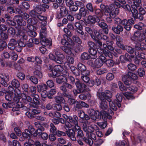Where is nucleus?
Masks as SVG:
<instances>
[{
  "label": "nucleus",
  "mask_w": 146,
  "mask_h": 146,
  "mask_svg": "<svg viewBox=\"0 0 146 146\" xmlns=\"http://www.w3.org/2000/svg\"><path fill=\"white\" fill-rule=\"evenodd\" d=\"M124 49L122 48L124 50H126L128 52L130 53H133L134 51L133 49L131 47L127 46H124Z\"/></svg>",
  "instance_id": "nucleus-55"
},
{
  "label": "nucleus",
  "mask_w": 146,
  "mask_h": 146,
  "mask_svg": "<svg viewBox=\"0 0 146 146\" xmlns=\"http://www.w3.org/2000/svg\"><path fill=\"white\" fill-rule=\"evenodd\" d=\"M21 17L19 15L15 16L14 18L15 19L18 24L20 26H24L26 25V23L21 19Z\"/></svg>",
  "instance_id": "nucleus-36"
},
{
  "label": "nucleus",
  "mask_w": 146,
  "mask_h": 146,
  "mask_svg": "<svg viewBox=\"0 0 146 146\" xmlns=\"http://www.w3.org/2000/svg\"><path fill=\"white\" fill-rule=\"evenodd\" d=\"M55 99L57 103L63 104H64L65 103V100L62 97L60 96H56L55 98Z\"/></svg>",
  "instance_id": "nucleus-44"
},
{
  "label": "nucleus",
  "mask_w": 146,
  "mask_h": 146,
  "mask_svg": "<svg viewBox=\"0 0 146 146\" xmlns=\"http://www.w3.org/2000/svg\"><path fill=\"white\" fill-rule=\"evenodd\" d=\"M16 41L14 39H11L8 45V48L10 50H13L15 49V45L17 44Z\"/></svg>",
  "instance_id": "nucleus-33"
},
{
  "label": "nucleus",
  "mask_w": 146,
  "mask_h": 146,
  "mask_svg": "<svg viewBox=\"0 0 146 146\" xmlns=\"http://www.w3.org/2000/svg\"><path fill=\"white\" fill-rule=\"evenodd\" d=\"M112 97V93L110 91L107 90L101 93V112L106 110L107 113L111 116L113 114V113L111 109L116 110L117 106L119 108L121 106L120 103L110 101V98Z\"/></svg>",
  "instance_id": "nucleus-1"
},
{
  "label": "nucleus",
  "mask_w": 146,
  "mask_h": 146,
  "mask_svg": "<svg viewBox=\"0 0 146 146\" xmlns=\"http://www.w3.org/2000/svg\"><path fill=\"white\" fill-rule=\"evenodd\" d=\"M34 74L38 78H41L42 77V73L39 70H36L34 72Z\"/></svg>",
  "instance_id": "nucleus-63"
},
{
  "label": "nucleus",
  "mask_w": 146,
  "mask_h": 146,
  "mask_svg": "<svg viewBox=\"0 0 146 146\" xmlns=\"http://www.w3.org/2000/svg\"><path fill=\"white\" fill-rule=\"evenodd\" d=\"M144 26V24L141 23H139L138 24H135L134 25V27L137 29L141 30L142 29Z\"/></svg>",
  "instance_id": "nucleus-62"
},
{
  "label": "nucleus",
  "mask_w": 146,
  "mask_h": 146,
  "mask_svg": "<svg viewBox=\"0 0 146 146\" xmlns=\"http://www.w3.org/2000/svg\"><path fill=\"white\" fill-rule=\"evenodd\" d=\"M96 22V19L94 16L89 15L88 16L86 21L88 23H95Z\"/></svg>",
  "instance_id": "nucleus-43"
},
{
  "label": "nucleus",
  "mask_w": 146,
  "mask_h": 146,
  "mask_svg": "<svg viewBox=\"0 0 146 146\" xmlns=\"http://www.w3.org/2000/svg\"><path fill=\"white\" fill-rule=\"evenodd\" d=\"M127 77L130 80H134L137 78L136 74L131 72H129L127 73Z\"/></svg>",
  "instance_id": "nucleus-40"
},
{
  "label": "nucleus",
  "mask_w": 146,
  "mask_h": 146,
  "mask_svg": "<svg viewBox=\"0 0 146 146\" xmlns=\"http://www.w3.org/2000/svg\"><path fill=\"white\" fill-rule=\"evenodd\" d=\"M94 35H91V36L92 38L95 40L96 42L99 44L100 43V32H97V31H94Z\"/></svg>",
  "instance_id": "nucleus-24"
},
{
  "label": "nucleus",
  "mask_w": 146,
  "mask_h": 146,
  "mask_svg": "<svg viewBox=\"0 0 146 146\" xmlns=\"http://www.w3.org/2000/svg\"><path fill=\"white\" fill-rule=\"evenodd\" d=\"M55 77H57L56 78V81L58 84H61L63 83L64 84L67 82V78L65 76H63L60 74L58 76H54V78Z\"/></svg>",
  "instance_id": "nucleus-22"
},
{
  "label": "nucleus",
  "mask_w": 146,
  "mask_h": 146,
  "mask_svg": "<svg viewBox=\"0 0 146 146\" xmlns=\"http://www.w3.org/2000/svg\"><path fill=\"white\" fill-rule=\"evenodd\" d=\"M83 128L84 131L89 136L88 138L84 137L83 138V140L87 144L91 146L93 144L92 139L95 140L96 139L95 134L93 133L94 129L92 125H90V126H87L86 123L83 124Z\"/></svg>",
  "instance_id": "nucleus-5"
},
{
  "label": "nucleus",
  "mask_w": 146,
  "mask_h": 146,
  "mask_svg": "<svg viewBox=\"0 0 146 146\" xmlns=\"http://www.w3.org/2000/svg\"><path fill=\"white\" fill-rule=\"evenodd\" d=\"M9 75L7 74L2 73H0V78L1 79L0 83L5 87H7V84L6 82L9 81Z\"/></svg>",
  "instance_id": "nucleus-14"
},
{
  "label": "nucleus",
  "mask_w": 146,
  "mask_h": 146,
  "mask_svg": "<svg viewBox=\"0 0 146 146\" xmlns=\"http://www.w3.org/2000/svg\"><path fill=\"white\" fill-rule=\"evenodd\" d=\"M89 52L91 55L90 56L91 59H94L96 58L97 51L95 48H90L89 49Z\"/></svg>",
  "instance_id": "nucleus-32"
},
{
  "label": "nucleus",
  "mask_w": 146,
  "mask_h": 146,
  "mask_svg": "<svg viewBox=\"0 0 146 146\" xmlns=\"http://www.w3.org/2000/svg\"><path fill=\"white\" fill-rule=\"evenodd\" d=\"M78 116L82 120H86V121L83 123V124L84 123H86L87 126H89L87 120L90 119V117L88 115L85 114L83 111L80 110L78 111Z\"/></svg>",
  "instance_id": "nucleus-16"
},
{
  "label": "nucleus",
  "mask_w": 146,
  "mask_h": 146,
  "mask_svg": "<svg viewBox=\"0 0 146 146\" xmlns=\"http://www.w3.org/2000/svg\"><path fill=\"white\" fill-rule=\"evenodd\" d=\"M78 70L81 71V74L85 73L86 75H89L90 74V71L86 70V66L83 64L81 63H79L78 65Z\"/></svg>",
  "instance_id": "nucleus-19"
},
{
  "label": "nucleus",
  "mask_w": 146,
  "mask_h": 146,
  "mask_svg": "<svg viewBox=\"0 0 146 146\" xmlns=\"http://www.w3.org/2000/svg\"><path fill=\"white\" fill-rule=\"evenodd\" d=\"M56 55V62L59 64H62L63 63V60L65 58L64 55L60 52H55Z\"/></svg>",
  "instance_id": "nucleus-21"
},
{
  "label": "nucleus",
  "mask_w": 146,
  "mask_h": 146,
  "mask_svg": "<svg viewBox=\"0 0 146 146\" xmlns=\"http://www.w3.org/2000/svg\"><path fill=\"white\" fill-rule=\"evenodd\" d=\"M60 89L61 90L64 92L63 93V96L67 98H68L70 96V95L66 93L67 90L65 85L61 86L60 87Z\"/></svg>",
  "instance_id": "nucleus-46"
},
{
  "label": "nucleus",
  "mask_w": 146,
  "mask_h": 146,
  "mask_svg": "<svg viewBox=\"0 0 146 146\" xmlns=\"http://www.w3.org/2000/svg\"><path fill=\"white\" fill-rule=\"evenodd\" d=\"M146 39V37L145 35L144 34V31H143V34H141L139 37L138 38L136 41H138L139 42L142 41H145Z\"/></svg>",
  "instance_id": "nucleus-56"
},
{
  "label": "nucleus",
  "mask_w": 146,
  "mask_h": 146,
  "mask_svg": "<svg viewBox=\"0 0 146 146\" xmlns=\"http://www.w3.org/2000/svg\"><path fill=\"white\" fill-rule=\"evenodd\" d=\"M20 98H21V100L25 104H27L28 102H31L32 101V98L29 96H27L24 93H21L20 94Z\"/></svg>",
  "instance_id": "nucleus-20"
},
{
  "label": "nucleus",
  "mask_w": 146,
  "mask_h": 146,
  "mask_svg": "<svg viewBox=\"0 0 146 146\" xmlns=\"http://www.w3.org/2000/svg\"><path fill=\"white\" fill-rule=\"evenodd\" d=\"M106 110L104 111L101 112V115H102V118L104 120V122L101 123V129H104L107 125V123L105 120H106L107 118L108 119H110L111 118V115L107 113Z\"/></svg>",
  "instance_id": "nucleus-11"
},
{
  "label": "nucleus",
  "mask_w": 146,
  "mask_h": 146,
  "mask_svg": "<svg viewBox=\"0 0 146 146\" xmlns=\"http://www.w3.org/2000/svg\"><path fill=\"white\" fill-rule=\"evenodd\" d=\"M40 43L42 46L48 47H49L52 44L51 39H47L44 37L41 39Z\"/></svg>",
  "instance_id": "nucleus-18"
},
{
  "label": "nucleus",
  "mask_w": 146,
  "mask_h": 146,
  "mask_svg": "<svg viewBox=\"0 0 146 146\" xmlns=\"http://www.w3.org/2000/svg\"><path fill=\"white\" fill-rule=\"evenodd\" d=\"M116 45L121 48L124 49V45L122 44L123 39L120 36L118 35L116 36Z\"/></svg>",
  "instance_id": "nucleus-28"
},
{
  "label": "nucleus",
  "mask_w": 146,
  "mask_h": 146,
  "mask_svg": "<svg viewBox=\"0 0 146 146\" xmlns=\"http://www.w3.org/2000/svg\"><path fill=\"white\" fill-rule=\"evenodd\" d=\"M68 13L67 10L65 7H62L60 9V13L57 16V17L60 19L61 17L66 16Z\"/></svg>",
  "instance_id": "nucleus-26"
},
{
  "label": "nucleus",
  "mask_w": 146,
  "mask_h": 146,
  "mask_svg": "<svg viewBox=\"0 0 146 146\" xmlns=\"http://www.w3.org/2000/svg\"><path fill=\"white\" fill-rule=\"evenodd\" d=\"M101 61L103 62H106V65L109 67L112 66L114 65V62L113 60L110 59L106 60L105 57L101 55Z\"/></svg>",
  "instance_id": "nucleus-31"
},
{
  "label": "nucleus",
  "mask_w": 146,
  "mask_h": 146,
  "mask_svg": "<svg viewBox=\"0 0 146 146\" xmlns=\"http://www.w3.org/2000/svg\"><path fill=\"white\" fill-rule=\"evenodd\" d=\"M35 19H36L35 17V18H30L28 19L27 21V25H34L36 24L37 21Z\"/></svg>",
  "instance_id": "nucleus-49"
},
{
  "label": "nucleus",
  "mask_w": 146,
  "mask_h": 146,
  "mask_svg": "<svg viewBox=\"0 0 146 146\" xmlns=\"http://www.w3.org/2000/svg\"><path fill=\"white\" fill-rule=\"evenodd\" d=\"M26 31L24 29L18 31V34L20 39L18 41V44L20 47H25L27 44L28 36L26 35Z\"/></svg>",
  "instance_id": "nucleus-7"
},
{
  "label": "nucleus",
  "mask_w": 146,
  "mask_h": 146,
  "mask_svg": "<svg viewBox=\"0 0 146 146\" xmlns=\"http://www.w3.org/2000/svg\"><path fill=\"white\" fill-rule=\"evenodd\" d=\"M137 73L140 77H142L145 74L144 68H139L137 70Z\"/></svg>",
  "instance_id": "nucleus-52"
},
{
  "label": "nucleus",
  "mask_w": 146,
  "mask_h": 146,
  "mask_svg": "<svg viewBox=\"0 0 146 146\" xmlns=\"http://www.w3.org/2000/svg\"><path fill=\"white\" fill-rule=\"evenodd\" d=\"M74 58L70 56H68L67 57V61L66 62L65 64V65H68V67L70 66V64H72L74 62Z\"/></svg>",
  "instance_id": "nucleus-38"
},
{
  "label": "nucleus",
  "mask_w": 146,
  "mask_h": 146,
  "mask_svg": "<svg viewBox=\"0 0 146 146\" xmlns=\"http://www.w3.org/2000/svg\"><path fill=\"white\" fill-rule=\"evenodd\" d=\"M89 58H91L90 55L86 52L83 53L81 56V59L82 60H86L88 59Z\"/></svg>",
  "instance_id": "nucleus-48"
},
{
  "label": "nucleus",
  "mask_w": 146,
  "mask_h": 146,
  "mask_svg": "<svg viewBox=\"0 0 146 146\" xmlns=\"http://www.w3.org/2000/svg\"><path fill=\"white\" fill-rule=\"evenodd\" d=\"M108 26L107 24L103 22H101V34L103 33H104L106 34H107L108 33V30L107 28Z\"/></svg>",
  "instance_id": "nucleus-35"
},
{
  "label": "nucleus",
  "mask_w": 146,
  "mask_h": 146,
  "mask_svg": "<svg viewBox=\"0 0 146 146\" xmlns=\"http://www.w3.org/2000/svg\"><path fill=\"white\" fill-rule=\"evenodd\" d=\"M65 128L66 129V133L68 136L70 138V139L73 141H76V138L75 137V133L74 131L72 129L70 128H67L66 127V126H65Z\"/></svg>",
  "instance_id": "nucleus-15"
},
{
  "label": "nucleus",
  "mask_w": 146,
  "mask_h": 146,
  "mask_svg": "<svg viewBox=\"0 0 146 146\" xmlns=\"http://www.w3.org/2000/svg\"><path fill=\"white\" fill-rule=\"evenodd\" d=\"M119 9L116 8L113 4H111L109 6L101 4V14L106 15H110L112 18H114L119 13Z\"/></svg>",
  "instance_id": "nucleus-4"
},
{
  "label": "nucleus",
  "mask_w": 146,
  "mask_h": 146,
  "mask_svg": "<svg viewBox=\"0 0 146 146\" xmlns=\"http://www.w3.org/2000/svg\"><path fill=\"white\" fill-rule=\"evenodd\" d=\"M127 67L129 70H135L137 68L136 66L134 64L132 63L128 64Z\"/></svg>",
  "instance_id": "nucleus-61"
},
{
  "label": "nucleus",
  "mask_w": 146,
  "mask_h": 146,
  "mask_svg": "<svg viewBox=\"0 0 146 146\" xmlns=\"http://www.w3.org/2000/svg\"><path fill=\"white\" fill-rule=\"evenodd\" d=\"M3 17L8 19L7 20V22L9 25L12 26H14L15 25V22L10 19V17L8 14H5Z\"/></svg>",
  "instance_id": "nucleus-42"
},
{
  "label": "nucleus",
  "mask_w": 146,
  "mask_h": 146,
  "mask_svg": "<svg viewBox=\"0 0 146 146\" xmlns=\"http://www.w3.org/2000/svg\"><path fill=\"white\" fill-rule=\"evenodd\" d=\"M100 57V56H99ZM100 57L96 59L95 61V66L96 68H99L100 67Z\"/></svg>",
  "instance_id": "nucleus-59"
},
{
  "label": "nucleus",
  "mask_w": 146,
  "mask_h": 146,
  "mask_svg": "<svg viewBox=\"0 0 146 146\" xmlns=\"http://www.w3.org/2000/svg\"><path fill=\"white\" fill-rule=\"evenodd\" d=\"M9 90L7 92L5 96V99L9 101H11L12 100V97L13 96V92H15V96L13 98V101L14 104H17L20 101V95L21 91L18 88H16L14 90L11 86L8 87Z\"/></svg>",
  "instance_id": "nucleus-6"
},
{
  "label": "nucleus",
  "mask_w": 146,
  "mask_h": 146,
  "mask_svg": "<svg viewBox=\"0 0 146 146\" xmlns=\"http://www.w3.org/2000/svg\"><path fill=\"white\" fill-rule=\"evenodd\" d=\"M135 54L137 58H141L146 59V54L144 53H140L138 51H135Z\"/></svg>",
  "instance_id": "nucleus-41"
},
{
  "label": "nucleus",
  "mask_w": 146,
  "mask_h": 146,
  "mask_svg": "<svg viewBox=\"0 0 146 146\" xmlns=\"http://www.w3.org/2000/svg\"><path fill=\"white\" fill-rule=\"evenodd\" d=\"M138 7H136L134 5H131V11L133 17L135 18H137L138 13L137 10Z\"/></svg>",
  "instance_id": "nucleus-29"
},
{
  "label": "nucleus",
  "mask_w": 146,
  "mask_h": 146,
  "mask_svg": "<svg viewBox=\"0 0 146 146\" xmlns=\"http://www.w3.org/2000/svg\"><path fill=\"white\" fill-rule=\"evenodd\" d=\"M141 35V34L139 31L135 32L134 33L133 36L131 37V40L134 41H136Z\"/></svg>",
  "instance_id": "nucleus-47"
},
{
  "label": "nucleus",
  "mask_w": 146,
  "mask_h": 146,
  "mask_svg": "<svg viewBox=\"0 0 146 146\" xmlns=\"http://www.w3.org/2000/svg\"><path fill=\"white\" fill-rule=\"evenodd\" d=\"M82 75V76H81V78L82 80L86 83H88L90 80L89 78L87 76L89 75H86L85 73L83 74H81Z\"/></svg>",
  "instance_id": "nucleus-53"
},
{
  "label": "nucleus",
  "mask_w": 146,
  "mask_h": 146,
  "mask_svg": "<svg viewBox=\"0 0 146 146\" xmlns=\"http://www.w3.org/2000/svg\"><path fill=\"white\" fill-rule=\"evenodd\" d=\"M75 25L76 27L77 32L81 35H83L84 33L82 30V27L80 23L78 22H76Z\"/></svg>",
  "instance_id": "nucleus-37"
},
{
  "label": "nucleus",
  "mask_w": 146,
  "mask_h": 146,
  "mask_svg": "<svg viewBox=\"0 0 146 146\" xmlns=\"http://www.w3.org/2000/svg\"><path fill=\"white\" fill-rule=\"evenodd\" d=\"M135 50H146V44L143 42L136 43V45L135 46Z\"/></svg>",
  "instance_id": "nucleus-27"
},
{
  "label": "nucleus",
  "mask_w": 146,
  "mask_h": 146,
  "mask_svg": "<svg viewBox=\"0 0 146 146\" xmlns=\"http://www.w3.org/2000/svg\"><path fill=\"white\" fill-rule=\"evenodd\" d=\"M128 90L131 92L132 93H133L137 91V88L135 86H131L127 87Z\"/></svg>",
  "instance_id": "nucleus-58"
},
{
  "label": "nucleus",
  "mask_w": 146,
  "mask_h": 146,
  "mask_svg": "<svg viewBox=\"0 0 146 146\" xmlns=\"http://www.w3.org/2000/svg\"><path fill=\"white\" fill-rule=\"evenodd\" d=\"M54 109L55 110L59 111L62 109L61 106L58 104H54L53 105Z\"/></svg>",
  "instance_id": "nucleus-64"
},
{
  "label": "nucleus",
  "mask_w": 146,
  "mask_h": 146,
  "mask_svg": "<svg viewBox=\"0 0 146 146\" xmlns=\"http://www.w3.org/2000/svg\"><path fill=\"white\" fill-rule=\"evenodd\" d=\"M73 40L79 44L82 43V41L80 38L76 36H74L72 37Z\"/></svg>",
  "instance_id": "nucleus-60"
},
{
  "label": "nucleus",
  "mask_w": 146,
  "mask_h": 146,
  "mask_svg": "<svg viewBox=\"0 0 146 146\" xmlns=\"http://www.w3.org/2000/svg\"><path fill=\"white\" fill-rule=\"evenodd\" d=\"M81 106L80 101L78 102L76 101L74 105V108L73 110L74 111H76L78 110L79 109L81 108Z\"/></svg>",
  "instance_id": "nucleus-45"
},
{
  "label": "nucleus",
  "mask_w": 146,
  "mask_h": 146,
  "mask_svg": "<svg viewBox=\"0 0 146 146\" xmlns=\"http://www.w3.org/2000/svg\"><path fill=\"white\" fill-rule=\"evenodd\" d=\"M118 84L120 89L122 91H126L127 90V87L126 88L124 86L122 83L121 81L118 82Z\"/></svg>",
  "instance_id": "nucleus-57"
},
{
  "label": "nucleus",
  "mask_w": 146,
  "mask_h": 146,
  "mask_svg": "<svg viewBox=\"0 0 146 146\" xmlns=\"http://www.w3.org/2000/svg\"><path fill=\"white\" fill-rule=\"evenodd\" d=\"M11 84L12 86L16 88H18L20 85L18 81L15 79L12 80Z\"/></svg>",
  "instance_id": "nucleus-54"
},
{
  "label": "nucleus",
  "mask_w": 146,
  "mask_h": 146,
  "mask_svg": "<svg viewBox=\"0 0 146 146\" xmlns=\"http://www.w3.org/2000/svg\"><path fill=\"white\" fill-rule=\"evenodd\" d=\"M31 129H26L25 130L24 132L22 133V137L23 139H22L21 141H23L24 139H27L29 137L30 138V136H33L32 133H31Z\"/></svg>",
  "instance_id": "nucleus-25"
},
{
  "label": "nucleus",
  "mask_w": 146,
  "mask_h": 146,
  "mask_svg": "<svg viewBox=\"0 0 146 146\" xmlns=\"http://www.w3.org/2000/svg\"><path fill=\"white\" fill-rule=\"evenodd\" d=\"M75 84L77 89L82 92L85 90L86 87V86L85 84L81 83L79 80L76 82Z\"/></svg>",
  "instance_id": "nucleus-30"
},
{
  "label": "nucleus",
  "mask_w": 146,
  "mask_h": 146,
  "mask_svg": "<svg viewBox=\"0 0 146 146\" xmlns=\"http://www.w3.org/2000/svg\"><path fill=\"white\" fill-rule=\"evenodd\" d=\"M133 93L131 92L129 93L128 92H126L124 94V96L126 98L129 99H132L134 98V97L133 96Z\"/></svg>",
  "instance_id": "nucleus-51"
},
{
  "label": "nucleus",
  "mask_w": 146,
  "mask_h": 146,
  "mask_svg": "<svg viewBox=\"0 0 146 146\" xmlns=\"http://www.w3.org/2000/svg\"><path fill=\"white\" fill-rule=\"evenodd\" d=\"M49 69L51 70L52 72L51 76L53 77L54 76H58L61 74V72L63 70V68L60 65L53 66L49 65Z\"/></svg>",
  "instance_id": "nucleus-9"
},
{
  "label": "nucleus",
  "mask_w": 146,
  "mask_h": 146,
  "mask_svg": "<svg viewBox=\"0 0 146 146\" xmlns=\"http://www.w3.org/2000/svg\"><path fill=\"white\" fill-rule=\"evenodd\" d=\"M62 117L67 121L65 122L66 127L68 128H72L76 130H78L77 135V138L80 139L82 137L84 134L82 131L80 130V127L78 125V117L76 115H74L73 119L71 116H68L65 114L62 115Z\"/></svg>",
  "instance_id": "nucleus-2"
},
{
  "label": "nucleus",
  "mask_w": 146,
  "mask_h": 146,
  "mask_svg": "<svg viewBox=\"0 0 146 146\" xmlns=\"http://www.w3.org/2000/svg\"><path fill=\"white\" fill-rule=\"evenodd\" d=\"M29 129H31V133H32L33 136L36 137L37 135H40L42 133V132L44 131V129H37L36 131L35 129L32 126H29Z\"/></svg>",
  "instance_id": "nucleus-17"
},
{
  "label": "nucleus",
  "mask_w": 146,
  "mask_h": 146,
  "mask_svg": "<svg viewBox=\"0 0 146 146\" xmlns=\"http://www.w3.org/2000/svg\"><path fill=\"white\" fill-rule=\"evenodd\" d=\"M33 99H32V101L30 103V106L34 108H36L38 105H39L40 103L39 101V96L35 94L32 96Z\"/></svg>",
  "instance_id": "nucleus-12"
},
{
  "label": "nucleus",
  "mask_w": 146,
  "mask_h": 146,
  "mask_svg": "<svg viewBox=\"0 0 146 146\" xmlns=\"http://www.w3.org/2000/svg\"><path fill=\"white\" fill-rule=\"evenodd\" d=\"M112 29L115 33L117 34H119L121 32L123 31V28L121 25H118L116 27H112Z\"/></svg>",
  "instance_id": "nucleus-34"
},
{
  "label": "nucleus",
  "mask_w": 146,
  "mask_h": 146,
  "mask_svg": "<svg viewBox=\"0 0 146 146\" xmlns=\"http://www.w3.org/2000/svg\"><path fill=\"white\" fill-rule=\"evenodd\" d=\"M37 87L38 92L40 93L42 100L44 101V99L47 97L46 93V90L48 88L47 86L44 84H42L37 85Z\"/></svg>",
  "instance_id": "nucleus-10"
},
{
  "label": "nucleus",
  "mask_w": 146,
  "mask_h": 146,
  "mask_svg": "<svg viewBox=\"0 0 146 146\" xmlns=\"http://www.w3.org/2000/svg\"><path fill=\"white\" fill-rule=\"evenodd\" d=\"M56 92V90L55 89H51L49 90L48 93H46L47 97L49 99L52 98V96L55 94Z\"/></svg>",
  "instance_id": "nucleus-39"
},
{
  "label": "nucleus",
  "mask_w": 146,
  "mask_h": 146,
  "mask_svg": "<svg viewBox=\"0 0 146 146\" xmlns=\"http://www.w3.org/2000/svg\"><path fill=\"white\" fill-rule=\"evenodd\" d=\"M98 111H95L93 109H89L87 110V113L91 116L92 119L94 121L96 120Z\"/></svg>",
  "instance_id": "nucleus-23"
},
{
  "label": "nucleus",
  "mask_w": 146,
  "mask_h": 146,
  "mask_svg": "<svg viewBox=\"0 0 146 146\" xmlns=\"http://www.w3.org/2000/svg\"><path fill=\"white\" fill-rule=\"evenodd\" d=\"M14 102H12V104H11L10 102H9L7 103H3L2 104V106L4 108H5L6 109H7L8 108H12L13 106V105H15L16 104V106H19L18 107H13L12 110V111H18L19 110V108L21 107L22 106H20V105L19 104V102L17 104H14Z\"/></svg>",
  "instance_id": "nucleus-13"
},
{
  "label": "nucleus",
  "mask_w": 146,
  "mask_h": 146,
  "mask_svg": "<svg viewBox=\"0 0 146 146\" xmlns=\"http://www.w3.org/2000/svg\"><path fill=\"white\" fill-rule=\"evenodd\" d=\"M64 38L61 40V44L63 45L61 46V48L67 54H71L74 51V43L71 39L66 35L63 36Z\"/></svg>",
  "instance_id": "nucleus-3"
},
{
  "label": "nucleus",
  "mask_w": 146,
  "mask_h": 146,
  "mask_svg": "<svg viewBox=\"0 0 146 146\" xmlns=\"http://www.w3.org/2000/svg\"><path fill=\"white\" fill-rule=\"evenodd\" d=\"M39 21V22L41 23V30L40 31V36L42 37L43 34L45 33L46 28L45 26L47 25L46 21L47 17L44 16L39 15L35 17Z\"/></svg>",
  "instance_id": "nucleus-8"
},
{
  "label": "nucleus",
  "mask_w": 146,
  "mask_h": 146,
  "mask_svg": "<svg viewBox=\"0 0 146 146\" xmlns=\"http://www.w3.org/2000/svg\"><path fill=\"white\" fill-rule=\"evenodd\" d=\"M35 144L34 141L31 139L29 138L27 142H26L24 143V146H33Z\"/></svg>",
  "instance_id": "nucleus-50"
}]
</instances>
